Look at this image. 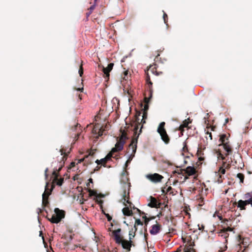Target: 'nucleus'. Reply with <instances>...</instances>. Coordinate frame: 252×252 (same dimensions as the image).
I'll list each match as a JSON object with an SVG mask.
<instances>
[{"mask_svg": "<svg viewBox=\"0 0 252 252\" xmlns=\"http://www.w3.org/2000/svg\"><path fill=\"white\" fill-rule=\"evenodd\" d=\"M113 66V63H110L108 64L107 67H103L102 70L104 73L105 78L109 79L110 76L109 72L112 69Z\"/></svg>", "mask_w": 252, "mask_h": 252, "instance_id": "14", "label": "nucleus"}, {"mask_svg": "<svg viewBox=\"0 0 252 252\" xmlns=\"http://www.w3.org/2000/svg\"><path fill=\"white\" fill-rule=\"evenodd\" d=\"M109 128V126L108 125H105V126H102L101 127H99V125L98 124L95 125L94 128L93 129V133L94 134L98 133V136H101L103 135V132L105 131L108 130Z\"/></svg>", "mask_w": 252, "mask_h": 252, "instance_id": "8", "label": "nucleus"}, {"mask_svg": "<svg viewBox=\"0 0 252 252\" xmlns=\"http://www.w3.org/2000/svg\"><path fill=\"white\" fill-rule=\"evenodd\" d=\"M165 125V122L160 123L158 126L157 131L160 134L161 138L164 143L168 144L169 143L170 139L164 127Z\"/></svg>", "mask_w": 252, "mask_h": 252, "instance_id": "5", "label": "nucleus"}, {"mask_svg": "<svg viewBox=\"0 0 252 252\" xmlns=\"http://www.w3.org/2000/svg\"><path fill=\"white\" fill-rule=\"evenodd\" d=\"M198 229L200 230H203L204 228V226L203 225H201V226H200L199 224L198 225Z\"/></svg>", "mask_w": 252, "mask_h": 252, "instance_id": "56", "label": "nucleus"}, {"mask_svg": "<svg viewBox=\"0 0 252 252\" xmlns=\"http://www.w3.org/2000/svg\"><path fill=\"white\" fill-rule=\"evenodd\" d=\"M75 166V163L74 162H72L70 163V164L69 165V168L74 167Z\"/></svg>", "mask_w": 252, "mask_h": 252, "instance_id": "54", "label": "nucleus"}, {"mask_svg": "<svg viewBox=\"0 0 252 252\" xmlns=\"http://www.w3.org/2000/svg\"><path fill=\"white\" fill-rule=\"evenodd\" d=\"M147 118V112H143V115H142V119L141 120V123H142V124H145L146 123L145 120Z\"/></svg>", "mask_w": 252, "mask_h": 252, "instance_id": "31", "label": "nucleus"}, {"mask_svg": "<svg viewBox=\"0 0 252 252\" xmlns=\"http://www.w3.org/2000/svg\"><path fill=\"white\" fill-rule=\"evenodd\" d=\"M45 194H42V205L46 207L49 204L48 197L45 196Z\"/></svg>", "mask_w": 252, "mask_h": 252, "instance_id": "26", "label": "nucleus"}, {"mask_svg": "<svg viewBox=\"0 0 252 252\" xmlns=\"http://www.w3.org/2000/svg\"><path fill=\"white\" fill-rule=\"evenodd\" d=\"M163 19L164 23L166 24V25H167V23L168 16L165 12H164V13H163Z\"/></svg>", "mask_w": 252, "mask_h": 252, "instance_id": "40", "label": "nucleus"}, {"mask_svg": "<svg viewBox=\"0 0 252 252\" xmlns=\"http://www.w3.org/2000/svg\"><path fill=\"white\" fill-rule=\"evenodd\" d=\"M228 121H229V119H228V118H226V119H225V124H224V125H225L226 124H227V123L228 122Z\"/></svg>", "mask_w": 252, "mask_h": 252, "instance_id": "62", "label": "nucleus"}, {"mask_svg": "<svg viewBox=\"0 0 252 252\" xmlns=\"http://www.w3.org/2000/svg\"><path fill=\"white\" fill-rule=\"evenodd\" d=\"M88 192L89 193V196H98V195H97V192H96V191L94 190H93L92 189H88Z\"/></svg>", "mask_w": 252, "mask_h": 252, "instance_id": "28", "label": "nucleus"}, {"mask_svg": "<svg viewBox=\"0 0 252 252\" xmlns=\"http://www.w3.org/2000/svg\"><path fill=\"white\" fill-rule=\"evenodd\" d=\"M113 66V63H110L108 64L107 67H103L102 70L104 73L105 78L109 79L110 76L109 72L112 69Z\"/></svg>", "mask_w": 252, "mask_h": 252, "instance_id": "13", "label": "nucleus"}, {"mask_svg": "<svg viewBox=\"0 0 252 252\" xmlns=\"http://www.w3.org/2000/svg\"><path fill=\"white\" fill-rule=\"evenodd\" d=\"M237 177L240 179L241 183L244 182V175L243 174L239 173L237 175Z\"/></svg>", "mask_w": 252, "mask_h": 252, "instance_id": "33", "label": "nucleus"}, {"mask_svg": "<svg viewBox=\"0 0 252 252\" xmlns=\"http://www.w3.org/2000/svg\"><path fill=\"white\" fill-rule=\"evenodd\" d=\"M95 162V163H96L97 164V165L101 164V159L100 160L97 159Z\"/></svg>", "mask_w": 252, "mask_h": 252, "instance_id": "59", "label": "nucleus"}, {"mask_svg": "<svg viewBox=\"0 0 252 252\" xmlns=\"http://www.w3.org/2000/svg\"><path fill=\"white\" fill-rule=\"evenodd\" d=\"M135 230L133 231V229L132 228L131 230L129 232V239L131 240L135 236Z\"/></svg>", "mask_w": 252, "mask_h": 252, "instance_id": "32", "label": "nucleus"}, {"mask_svg": "<svg viewBox=\"0 0 252 252\" xmlns=\"http://www.w3.org/2000/svg\"><path fill=\"white\" fill-rule=\"evenodd\" d=\"M75 89L77 91H81V92H82V91L83 90V88H82L81 89L78 88V89Z\"/></svg>", "mask_w": 252, "mask_h": 252, "instance_id": "63", "label": "nucleus"}, {"mask_svg": "<svg viewBox=\"0 0 252 252\" xmlns=\"http://www.w3.org/2000/svg\"><path fill=\"white\" fill-rule=\"evenodd\" d=\"M121 136L119 138V140H122L126 142V140L127 139L126 132L125 130H121Z\"/></svg>", "mask_w": 252, "mask_h": 252, "instance_id": "27", "label": "nucleus"}, {"mask_svg": "<svg viewBox=\"0 0 252 252\" xmlns=\"http://www.w3.org/2000/svg\"><path fill=\"white\" fill-rule=\"evenodd\" d=\"M228 220L227 219H224L223 222L225 223L226 225H227V227L221 229L219 232V236L221 237H223L225 239V243L227 242V238L229 237V234L228 233V231H231L232 230V228L230 227L231 226V223H228Z\"/></svg>", "mask_w": 252, "mask_h": 252, "instance_id": "7", "label": "nucleus"}, {"mask_svg": "<svg viewBox=\"0 0 252 252\" xmlns=\"http://www.w3.org/2000/svg\"><path fill=\"white\" fill-rule=\"evenodd\" d=\"M219 172L220 174H224L225 173V168H223V167L222 166L220 168Z\"/></svg>", "mask_w": 252, "mask_h": 252, "instance_id": "43", "label": "nucleus"}, {"mask_svg": "<svg viewBox=\"0 0 252 252\" xmlns=\"http://www.w3.org/2000/svg\"><path fill=\"white\" fill-rule=\"evenodd\" d=\"M124 76L123 77V79L126 80L129 78V76L128 75V70L125 71L124 72Z\"/></svg>", "mask_w": 252, "mask_h": 252, "instance_id": "38", "label": "nucleus"}, {"mask_svg": "<svg viewBox=\"0 0 252 252\" xmlns=\"http://www.w3.org/2000/svg\"><path fill=\"white\" fill-rule=\"evenodd\" d=\"M49 186V183L48 182H47L46 183V185L45 186V191H44V193H43V194H45V197L47 196V197H49V195L51 194V192H52L53 189L55 187V185H52L51 188L50 189H49L48 188Z\"/></svg>", "mask_w": 252, "mask_h": 252, "instance_id": "18", "label": "nucleus"}, {"mask_svg": "<svg viewBox=\"0 0 252 252\" xmlns=\"http://www.w3.org/2000/svg\"><path fill=\"white\" fill-rule=\"evenodd\" d=\"M95 4H94L93 5H92L89 9H88V10L90 11H92L93 12V11L94 10V9L95 8Z\"/></svg>", "mask_w": 252, "mask_h": 252, "instance_id": "51", "label": "nucleus"}, {"mask_svg": "<svg viewBox=\"0 0 252 252\" xmlns=\"http://www.w3.org/2000/svg\"><path fill=\"white\" fill-rule=\"evenodd\" d=\"M159 204L155 197H151L150 202L148 204L149 206L151 207L158 208L159 207Z\"/></svg>", "mask_w": 252, "mask_h": 252, "instance_id": "20", "label": "nucleus"}, {"mask_svg": "<svg viewBox=\"0 0 252 252\" xmlns=\"http://www.w3.org/2000/svg\"><path fill=\"white\" fill-rule=\"evenodd\" d=\"M107 162V161L104 158L101 159V164L103 166H105Z\"/></svg>", "mask_w": 252, "mask_h": 252, "instance_id": "46", "label": "nucleus"}, {"mask_svg": "<svg viewBox=\"0 0 252 252\" xmlns=\"http://www.w3.org/2000/svg\"><path fill=\"white\" fill-rule=\"evenodd\" d=\"M207 133V134H209V137H210V139H212V133H211V132H208H208H207V133Z\"/></svg>", "mask_w": 252, "mask_h": 252, "instance_id": "60", "label": "nucleus"}, {"mask_svg": "<svg viewBox=\"0 0 252 252\" xmlns=\"http://www.w3.org/2000/svg\"><path fill=\"white\" fill-rule=\"evenodd\" d=\"M250 197H252V191L245 193L244 196V198L245 199H248L250 198Z\"/></svg>", "mask_w": 252, "mask_h": 252, "instance_id": "36", "label": "nucleus"}, {"mask_svg": "<svg viewBox=\"0 0 252 252\" xmlns=\"http://www.w3.org/2000/svg\"><path fill=\"white\" fill-rule=\"evenodd\" d=\"M141 112L139 111H136V114L135 115V117H139L141 115Z\"/></svg>", "mask_w": 252, "mask_h": 252, "instance_id": "53", "label": "nucleus"}, {"mask_svg": "<svg viewBox=\"0 0 252 252\" xmlns=\"http://www.w3.org/2000/svg\"><path fill=\"white\" fill-rule=\"evenodd\" d=\"M217 154L218 156V158H220L222 160L225 159V157L221 154V152L220 150H218L217 152Z\"/></svg>", "mask_w": 252, "mask_h": 252, "instance_id": "35", "label": "nucleus"}, {"mask_svg": "<svg viewBox=\"0 0 252 252\" xmlns=\"http://www.w3.org/2000/svg\"><path fill=\"white\" fill-rule=\"evenodd\" d=\"M62 167L59 168L57 170H54L53 172L52 175L54 176V179L53 180L52 185H54L55 183L57 185L59 186H61L63 183L64 182V178H61L60 179L58 178L59 173L58 172L61 170Z\"/></svg>", "mask_w": 252, "mask_h": 252, "instance_id": "10", "label": "nucleus"}, {"mask_svg": "<svg viewBox=\"0 0 252 252\" xmlns=\"http://www.w3.org/2000/svg\"><path fill=\"white\" fill-rule=\"evenodd\" d=\"M146 81L147 84L148 85V89H149L148 93H149V94H150V97H152L153 93V87H152L153 83L152 82V81L150 80V75L148 73H147V75L146 77Z\"/></svg>", "mask_w": 252, "mask_h": 252, "instance_id": "16", "label": "nucleus"}, {"mask_svg": "<svg viewBox=\"0 0 252 252\" xmlns=\"http://www.w3.org/2000/svg\"><path fill=\"white\" fill-rule=\"evenodd\" d=\"M48 171V168H46V169L45 170V171H44V175H45V179L47 180V178H48V174H47V172Z\"/></svg>", "mask_w": 252, "mask_h": 252, "instance_id": "50", "label": "nucleus"}, {"mask_svg": "<svg viewBox=\"0 0 252 252\" xmlns=\"http://www.w3.org/2000/svg\"><path fill=\"white\" fill-rule=\"evenodd\" d=\"M122 212L125 216H132L133 214L132 210L130 209L128 207L124 208L122 210Z\"/></svg>", "mask_w": 252, "mask_h": 252, "instance_id": "23", "label": "nucleus"}, {"mask_svg": "<svg viewBox=\"0 0 252 252\" xmlns=\"http://www.w3.org/2000/svg\"><path fill=\"white\" fill-rule=\"evenodd\" d=\"M159 53H158L156 56V58L155 59V61L156 62H157L158 60V57L159 56Z\"/></svg>", "mask_w": 252, "mask_h": 252, "instance_id": "58", "label": "nucleus"}, {"mask_svg": "<svg viewBox=\"0 0 252 252\" xmlns=\"http://www.w3.org/2000/svg\"><path fill=\"white\" fill-rule=\"evenodd\" d=\"M185 171L186 173L187 174L188 176L194 175L196 172L194 167L192 166L187 167Z\"/></svg>", "mask_w": 252, "mask_h": 252, "instance_id": "21", "label": "nucleus"}, {"mask_svg": "<svg viewBox=\"0 0 252 252\" xmlns=\"http://www.w3.org/2000/svg\"><path fill=\"white\" fill-rule=\"evenodd\" d=\"M158 67L157 66L156 64H154L153 65H151L148 69V71H150L152 74L155 75L156 76H159L162 74V72L160 71H158L157 70Z\"/></svg>", "mask_w": 252, "mask_h": 252, "instance_id": "15", "label": "nucleus"}, {"mask_svg": "<svg viewBox=\"0 0 252 252\" xmlns=\"http://www.w3.org/2000/svg\"><path fill=\"white\" fill-rule=\"evenodd\" d=\"M161 229V225L156 224L152 225V229L150 230V233L152 235H156L158 234Z\"/></svg>", "mask_w": 252, "mask_h": 252, "instance_id": "17", "label": "nucleus"}, {"mask_svg": "<svg viewBox=\"0 0 252 252\" xmlns=\"http://www.w3.org/2000/svg\"><path fill=\"white\" fill-rule=\"evenodd\" d=\"M152 98V97H150V94H149V97H145L144 98V101L145 104L144 106V107L142 108V111L143 112H147L148 110L149 109V102L150 101V99Z\"/></svg>", "mask_w": 252, "mask_h": 252, "instance_id": "22", "label": "nucleus"}, {"mask_svg": "<svg viewBox=\"0 0 252 252\" xmlns=\"http://www.w3.org/2000/svg\"><path fill=\"white\" fill-rule=\"evenodd\" d=\"M85 200L84 199H82V200H80V203L81 204H83L84 203V201H85Z\"/></svg>", "mask_w": 252, "mask_h": 252, "instance_id": "64", "label": "nucleus"}, {"mask_svg": "<svg viewBox=\"0 0 252 252\" xmlns=\"http://www.w3.org/2000/svg\"><path fill=\"white\" fill-rule=\"evenodd\" d=\"M114 153H112V151H111V152L109 154H108V155L104 158L106 159V160L108 161V160L111 159V158L113 157V154Z\"/></svg>", "mask_w": 252, "mask_h": 252, "instance_id": "34", "label": "nucleus"}, {"mask_svg": "<svg viewBox=\"0 0 252 252\" xmlns=\"http://www.w3.org/2000/svg\"><path fill=\"white\" fill-rule=\"evenodd\" d=\"M127 188L129 189V186L126 184H125L124 186V189L123 194V199H124V202H126V203H127L129 204V207L131 208V209H132L133 210H135L136 212L138 213L140 215L145 214V213L143 212H142L139 209L135 207L132 204V203L129 201V192L128 191L127 192L126 190ZM124 204L125 206H126V204H125V202H124Z\"/></svg>", "mask_w": 252, "mask_h": 252, "instance_id": "4", "label": "nucleus"}, {"mask_svg": "<svg viewBox=\"0 0 252 252\" xmlns=\"http://www.w3.org/2000/svg\"><path fill=\"white\" fill-rule=\"evenodd\" d=\"M94 154V152L93 151H91L90 152L89 154V155H88V156H93V155Z\"/></svg>", "mask_w": 252, "mask_h": 252, "instance_id": "57", "label": "nucleus"}, {"mask_svg": "<svg viewBox=\"0 0 252 252\" xmlns=\"http://www.w3.org/2000/svg\"><path fill=\"white\" fill-rule=\"evenodd\" d=\"M143 219L145 220V223L146 225H147L148 222L150 221V219L148 218L146 216H143Z\"/></svg>", "mask_w": 252, "mask_h": 252, "instance_id": "47", "label": "nucleus"}, {"mask_svg": "<svg viewBox=\"0 0 252 252\" xmlns=\"http://www.w3.org/2000/svg\"><path fill=\"white\" fill-rule=\"evenodd\" d=\"M100 168L101 166H99L98 165H97L94 169V172L98 171L100 169Z\"/></svg>", "mask_w": 252, "mask_h": 252, "instance_id": "52", "label": "nucleus"}, {"mask_svg": "<svg viewBox=\"0 0 252 252\" xmlns=\"http://www.w3.org/2000/svg\"><path fill=\"white\" fill-rule=\"evenodd\" d=\"M89 156H86L84 158H81L80 159L78 160V163H81L82 162L85 161L86 163L87 164H91L92 163V161H89V160H87V159L88 158Z\"/></svg>", "mask_w": 252, "mask_h": 252, "instance_id": "30", "label": "nucleus"}, {"mask_svg": "<svg viewBox=\"0 0 252 252\" xmlns=\"http://www.w3.org/2000/svg\"><path fill=\"white\" fill-rule=\"evenodd\" d=\"M60 152H61V155H63V157H64L65 156H67V154H66L65 151L63 149H61Z\"/></svg>", "mask_w": 252, "mask_h": 252, "instance_id": "49", "label": "nucleus"}, {"mask_svg": "<svg viewBox=\"0 0 252 252\" xmlns=\"http://www.w3.org/2000/svg\"><path fill=\"white\" fill-rule=\"evenodd\" d=\"M139 225H143V222L140 220V219H137L135 220V224L134 226V227L135 228V231H136L137 230L136 226Z\"/></svg>", "mask_w": 252, "mask_h": 252, "instance_id": "29", "label": "nucleus"}, {"mask_svg": "<svg viewBox=\"0 0 252 252\" xmlns=\"http://www.w3.org/2000/svg\"><path fill=\"white\" fill-rule=\"evenodd\" d=\"M135 126L134 128V136L133 137L131 140V143L129 144L128 148L129 150L130 149H131L132 150V153L131 154L134 155L137 149V139L139 137V135L142 132V128H143V125L141 126L140 129L139 130V132L137 135V130L139 128V126L141 125L142 123H141V120L139 117H135Z\"/></svg>", "mask_w": 252, "mask_h": 252, "instance_id": "1", "label": "nucleus"}, {"mask_svg": "<svg viewBox=\"0 0 252 252\" xmlns=\"http://www.w3.org/2000/svg\"><path fill=\"white\" fill-rule=\"evenodd\" d=\"M95 201H96V202H97V204L100 205L101 208H102V204L103 203V201L102 200L96 199Z\"/></svg>", "mask_w": 252, "mask_h": 252, "instance_id": "48", "label": "nucleus"}, {"mask_svg": "<svg viewBox=\"0 0 252 252\" xmlns=\"http://www.w3.org/2000/svg\"><path fill=\"white\" fill-rule=\"evenodd\" d=\"M121 231V228L112 231V234L116 243L121 244L123 249L129 252L132 245L131 240H126L123 239V237L119 234Z\"/></svg>", "mask_w": 252, "mask_h": 252, "instance_id": "2", "label": "nucleus"}, {"mask_svg": "<svg viewBox=\"0 0 252 252\" xmlns=\"http://www.w3.org/2000/svg\"><path fill=\"white\" fill-rule=\"evenodd\" d=\"M82 63L80 66L79 69V74L80 76H82L83 74V64H82Z\"/></svg>", "mask_w": 252, "mask_h": 252, "instance_id": "39", "label": "nucleus"}, {"mask_svg": "<svg viewBox=\"0 0 252 252\" xmlns=\"http://www.w3.org/2000/svg\"><path fill=\"white\" fill-rule=\"evenodd\" d=\"M125 141L122 140H118L115 145V147L111 150L112 153H115L122 151L123 149Z\"/></svg>", "mask_w": 252, "mask_h": 252, "instance_id": "12", "label": "nucleus"}, {"mask_svg": "<svg viewBox=\"0 0 252 252\" xmlns=\"http://www.w3.org/2000/svg\"><path fill=\"white\" fill-rule=\"evenodd\" d=\"M194 245V243L192 242V244H191L188 247L185 248V252H196L195 249L193 248V246Z\"/></svg>", "mask_w": 252, "mask_h": 252, "instance_id": "25", "label": "nucleus"}, {"mask_svg": "<svg viewBox=\"0 0 252 252\" xmlns=\"http://www.w3.org/2000/svg\"><path fill=\"white\" fill-rule=\"evenodd\" d=\"M173 189L171 187H169L166 189V193H168L169 194L174 195V193L173 191Z\"/></svg>", "mask_w": 252, "mask_h": 252, "instance_id": "37", "label": "nucleus"}, {"mask_svg": "<svg viewBox=\"0 0 252 252\" xmlns=\"http://www.w3.org/2000/svg\"><path fill=\"white\" fill-rule=\"evenodd\" d=\"M92 13V11H89H89H88V12H87L86 13V17H87V19L88 18V17L90 16V15H91Z\"/></svg>", "mask_w": 252, "mask_h": 252, "instance_id": "55", "label": "nucleus"}, {"mask_svg": "<svg viewBox=\"0 0 252 252\" xmlns=\"http://www.w3.org/2000/svg\"><path fill=\"white\" fill-rule=\"evenodd\" d=\"M204 158L202 157H200L198 158V160L199 161H202V160H204Z\"/></svg>", "mask_w": 252, "mask_h": 252, "instance_id": "61", "label": "nucleus"}, {"mask_svg": "<svg viewBox=\"0 0 252 252\" xmlns=\"http://www.w3.org/2000/svg\"><path fill=\"white\" fill-rule=\"evenodd\" d=\"M240 249L238 250L237 252H247V248L246 247H244L243 250H242V247H239Z\"/></svg>", "mask_w": 252, "mask_h": 252, "instance_id": "45", "label": "nucleus"}, {"mask_svg": "<svg viewBox=\"0 0 252 252\" xmlns=\"http://www.w3.org/2000/svg\"><path fill=\"white\" fill-rule=\"evenodd\" d=\"M146 178L154 183L160 182L163 177L158 173H154L153 174H150L146 175Z\"/></svg>", "mask_w": 252, "mask_h": 252, "instance_id": "11", "label": "nucleus"}, {"mask_svg": "<svg viewBox=\"0 0 252 252\" xmlns=\"http://www.w3.org/2000/svg\"><path fill=\"white\" fill-rule=\"evenodd\" d=\"M222 167L225 169H228L230 167V165L229 164H227L225 162H223L222 164Z\"/></svg>", "mask_w": 252, "mask_h": 252, "instance_id": "44", "label": "nucleus"}, {"mask_svg": "<svg viewBox=\"0 0 252 252\" xmlns=\"http://www.w3.org/2000/svg\"><path fill=\"white\" fill-rule=\"evenodd\" d=\"M102 213L105 215V216L106 217L107 219V220L108 221H110L111 220H112V217L108 214H106L104 211L102 210Z\"/></svg>", "mask_w": 252, "mask_h": 252, "instance_id": "42", "label": "nucleus"}, {"mask_svg": "<svg viewBox=\"0 0 252 252\" xmlns=\"http://www.w3.org/2000/svg\"><path fill=\"white\" fill-rule=\"evenodd\" d=\"M247 205L251 204L252 206V197H250L249 199H246L245 200Z\"/></svg>", "mask_w": 252, "mask_h": 252, "instance_id": "41", "label": "nucleus"}, {"mask_svg": "<svg viewBox=\"0 0 252 252\" xmlns=\"http://www.w3.org/2000/svg\"><path fill=\"white\" fill-rule=\"evenodd\" d=\"M219 141L220 142V143L219 145V146L222 147L223 149L226 152L225 156H228L230 154H231L232 148L229 144L228 139L226 137V134H223L221 135Z\"/></svg>", "mask_w": 252, "mask_h": 252, "instance_id": "3", "label": "nucleus"}, {"mask_svg": "<svg viewBox=\"0 0 252 252\" xmlns=\"http://www.w3.org/2000/svg\"><path fill=\"white\" fill-rule=\"evenodd\" d=\"M189 118H188L183 121V124L180 126V130H183L184 128L187 127L189 123H191Z\"/></svg>", "mask_w": 252, "mask_h": 252, "instance_id": "24", "label": "nucleus"}, {"mask_svg": "<svg viewBox=\"0 0 252 252\" xmlns=\"http://www.w3.org/2000/svg\"><path fill=\"white\" fill-rule=\"evenodd\" d=\"M55 214L53 215L51 219L48 220L52 222L58 223L61 221L62 219L64 218L65 212L56 208L54 210Z\"/></svg>", "mask_w": 252, "mask_h": 252, "instance_id": "6", "label": "nucleus"}, {"mask_svg": "<svg viewBox=\"0 0 252 252\" xmlns=\"http://www.w3.org/2000/svg\"><path fill=\"white\" fill-rule=\"evenodd\" d=\"M80 127L81 125L80 124H77L74 125L73 126H72L70 128L71 132H72V134L70 136L74 139V140L75 141L78 139L81 133V129Z\"/></svg>", "mask_w": 252, "mask_h": 252, "instance_id": "9", "label": "nucleus"}, {"mask_svg": "<svg viewBox=\"0 0 252 252\" xmlns=\"http://www.w3.org/2000/svg\"><path fill=\"white\" fill-rule=\"evenodd\" d=\"M237 204V207L240 208V210H246V206L247 205L245 200H240L238 203L234 202L233 205L235 206Z\"/></svg>", "mask_w": 252, "mask_h": 252, "instance_id": "19", "label": "nucleus"}]
</instances>
